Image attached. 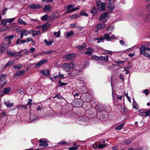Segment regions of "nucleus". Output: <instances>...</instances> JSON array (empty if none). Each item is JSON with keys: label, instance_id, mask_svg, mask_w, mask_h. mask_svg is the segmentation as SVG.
<instances>
[{"label": "nucleus", "instance_id": "41", "mask_svg": "<svg viewBox=\"0 0 150 150\" xmlns=\"http://www.w3.org/2000/svg\"><path fill=\"white\" fill-rule=\"evenodd\" d=\"M5 19L7 23H11L15 20V18H13L10 19Z\"/></svg>", "mask_w": 150, "mask_h": 150}, {"label": "nucleus", "instance_id": "16", "mask_svg": "<svg viewBox=\"0 0 150 150\" xmlns=\"http://www.w3.org/2000/svg\"><path fill=\"white\" fill-rule=\"evenodd\" d=\"M11 89L10 87H7L4 88L3 93L4 95L9 93L11 91Z\"/></svg>", "mask_w": 150, "mask_h": 150}, {"label": "nucleus", "instance_id": "59", "mask_svg": "<svg viewBox=\"0 0 150 150\" xmlns=\"http://www.w3.org/2000/svg\"><path fill=\"white\" fill-rule=\"evenodd\" d=\"M41 64L40 62H38V63L36 64L35 66V67L38 68L41 65Z\"/></svg>", "mask_w": 150, "mask_h": 150}, {"label": "nucleus", "instance_id": "3", "mask_svg": "<svg viewBox=\"0 0 150 150\" xmlns=\"http://www.w3.org/2000/svg\"><path fill=\"white\" fill-rule=\"evenodd\" d=\"M28 7L32 9H35L41 8L42 7V6L40 5L33 4L29 5Z\"/></svg>", "mask_w": 150, "mask_h": 150}, {"label": "nucleus", "instance_id": "44", "mask_svg": "<svg viewBox=\"0 0 150 150\" xmlns=\"http://www.w3.org/2000/svg\"><path fill=\"white\" fill-rule=\"evenodd\" d=\"M144 21L145 22H148L150 21V13L146 16L144 19Z\"/></svg>", "mask_w": 150, "mask_h": 150}, {"label": "nucleus", "instance_id": "23", "mask_svg": "<svg viewBox=\"0 0 150 150\" xmlns=\"http://www.w3.org/2000/svg\"><path fill=\"white\" fill-rule=\"evenodd\" d=\"M50 27L49 24L47 23L42 26V30L43 31L47 30Z\"/></svg>", "mask_w": 150, "mask_h": 150}, {"label": "nucleus", "instance_id": "63", "mask_svg": "<svg viewBox=\"0 0 150 150\" xmlns=\"http://www.w3.org/2000/svg\"><path fill=\"white\" fill-rule=\"evenodd\" d=\"M105 51L107 52L106 53L110 55H112L113 54V52L111 51L105 50Z\"/></svg>", "mask_w": 150, "mask_h": 150}, {"label": "nucleus", "instance_id": "17", "mask_svg": "<svg viewBox=\"0 0 150 150\" xmlns=\"http://www.w3.org/2000/svg\"><path fill=\"white\" fill-rule=\"evenodd\" d=\"M106 5L104 2L101 3L100 7L98 9L100 11H105L106 9Z\"/></svg>", "mask_w": 150, "mask_h": 150}, {"label": "nucleus", "instance_id": "5", "mask_svg": "<svg viewBox=\"0 0 150 150\" xmlns=\"http://www.w3.org/2000/svg\"><path fill=\"white\" fill-rule=\"evenodd\" d=\"M59 13L56 12L52 15H50L49 17V19L51 21H53L59 17Z\"/></svg>", "mask_w": 150, "mask_h": 150}, {"label": "nucleus", "instance_id": "48", "mask_svg": "<svg viewBox=\"0 0 150 150\" xmlns=\"http://www.w3.org/2000/svg\"><path fill=\"white\" fill-rule=\"evenodd\" d=\"M125 62V61H122L121 60H119L118 61H115V62L117 64V65H119V64H123Z\"/></svg>", "mask_w": 150, "mask_h": 150}, {"label": "nucleus", "instance_id": "6", "mask_svg": "<svg viewBox=\"0 0 150 150\" xmlns=\"http://www.w3.org/2000/svg\"><path fill=\"white\" fill-rule=\"evenodd\" d=\"M107 8H108V11L109 13H110L112 12L115 6L112 3H109L107 6Z\"/></svg>", "mask_w": 150, "mask_h": 150}, {"label": "nucleus", "instance_id": "11", "mask_svg": "<svg viewBox=\"0 0 150 150\" xmlns=\"http://www.w3.org/2000/svg\"><path fill=\"white\" fill-rule=\"evenodd\" d=\"M105 27V25L104 23H99L97 24L95 26V28L98 30L103 29Z\"/></svg>", "mask_w": 150, "mask_h": 150}, {"label": "nucleus", "instance_id": "45", "mask_svg": "<svg viewBox=\"0 0 150 150\" xmlns=\"http://www.w3.org/2000/svg\"><path fill=\"white\" fill-rule=\"evenodd\" d=\"M1 24L4 26H6L7 25V22L5 19H3L1 21Z\"/></svg>", "mask_w": 150, "mask_h": 150}, {"label": "nucleus", "instance_id": "61", "mask_svg": "<svg viewBox=\"0 0 150 150\" xmlns=\"http://www.w3.org/2000/svg\"><path fill=\"white\" fill-rule=\"evenodd\" d=\"M59 78L60 79H62L65 78V77H64L63 75L62 74H60V72H59Z\"/></svg>", "mask_w": 150, "mask_h": 150}, {"label": "nucleus", "instance_id": "62", "mask_svg": "<svg viewBox=\"0 0 150 150\" xmlns=\"http://www.w3.org/2000/svg\"><path fill=\"white\" fill-rule=\"evenodd\" d=\"M114 27L112 26H110L108 27L107 28V30H113L114 29Z\"/></svg>", "mask_w": 150, "mask_h": 150}, {"label": "nucleus", "instance_id": "31", "mask_svg": "<svg viewBox=\"0 0 150 150\" xmlns=\"http://www.w3.org/2000/svg\"><path fill=\"white\" fill-rule=\"evenodd\" d=\"M80 15L81 16H85L86 17H88V15L84 10L80 12Z\"/></svg>", "mask_w": 150, "mask_h": 150}, {"label": "nucleus", "instance_id": "53", "mask_svg": "<svg viewBox=\"0 0 150 150\" xmlns=\"http://www.w3.org/2000/svg\"><path fill=\"white\" fill-rule=\"evenodd\" d=\"M57 98L59 100H61L62 97L61 96H59V94H57L53 97L54 98Z\"/></svg>", "mask_w": 150, "mask_h": 150}, {"label": "nucleus", "instance_id": "10", "mask_svg": "<svg viewBox=\"0 0 150 150\" xmlns=\"http://www.w3.org/2000/svg\"><path fill=\"white\" fill-rule=\"evenodd\" d=\"M39 142L40 143L39 145L40 146H42L45 147L47 146L48 145L47 141H43L42 139H40L39 141Z\"/></svg>", "mask_w": 150, "mask_h": 150}, {"label": "nucleus", "instance_id": "19", "mask_svg": "<svg viewBox=\"0 0 150 150\" xmlns=\"http://www.w3.org/2000/svg\"><path fill=\"white\" fill-rule=\"evenodd\" d=\"M6 75L3 74H0V83L4 81L5 80Z\"/></svg>", "mask_w": 150, "mask_h": 150}, {"label": "nucleus", "instance_id": "64", "mask_svg": "<svg viewBox=\"0 0 150 150\" xmlns=\"http://www.w3.org/2000/svg\"><path fill=\"white\" fill-rule=\"evenodd\" d=\"M143 93H144L146 95H148L149 93V92H148V90L147 89H145Z\"/></svg>", "mask_w": 150, "mask_h": 150}, {"label": "nucleus", "instance_id": "12", "mask_svg": "<svg viewBox=\"0 0 150 150\" xmlns=\"http://www.w3.org/2000/svg\"><path fill=\"white\" fill-rule=\"evenodd\" d=\"M14 62V60H9L4 65V68H5L9 66L13 65Z\"/></svg>", "mask_w": 150, "mask_h": 150}, {"label": "nucleus", "instance_id": "50", "mask_svg": "<svg viewBox=\"0 0 150 150\" xmlns=\"http://www.w3.org/2000/svg\"><path fill=\"white\" fill-rule=\"evenodd\" d=\"M75 6L74 4H70L68 5L67 7V9L69 10L70 8H73Z\"/></svg>", "mask_w": 150, "mask_h": 150}, {"label": "nucleus", "instance_id": "37", "mask_svg": "<svg viewBox=\"0 0 150 150\" xmlns=\"http://www.w3.org/2000/svg\"><path fill=\"white\" fill-rule=\"evenodd\" d=\"M58 86L59 87L62 86L67 84V83L64 82H62V81L59 80L58 82Z\"/></svg>", "mask_w": 150, "mask_h": 150}, {"label": "nucleus", "instance_id": "54", "mask_svg": "<svg viewBox=\"0 0 150 150\" xmlns=\"http://www.w3.org/2000/svg\"><path fill=\"white\" fill-rule=\"evenodd\" d=\"M8 9L6 7H4V10L2 11V15H4L6 14V12L7 11Z\"/></svg>", "mask_w": 150, "mask_h": 150}, {"label": "nucleus", "instance_id": "34", "mask_svg": "<svg viewBox=\"0 0 150 150\" xmlns=\"http://www.w3.org/2000/svg\"><path fill=\"white\" fill-rule=\"evenodd\" d=\"M86 45L84 43L82 45L80 46L79 45L77 47V48L80 49V50H82L83 49H84L85 48H86Z\"/></svg>", "mask_w": 150, "mask_h": 150}, {"label": "nucleus", "instance_id": "56", "mask_svg": "<svg viewBox=\"0 0 150 150\" xmlns=\"http://www.w3.org/2000/svg\"><path fill=\"white\" fill-rule=\"evenodd\" d=\"M92 147L94 149H98V145L96 144H94L92 145Z\"/></svg>", "mask_w": 150, "mask_h": 150}, {"label": "nucleus", "instance_id": "39", "mask_svg": "<svg viewBox=\"0 0 150 150\" xmlns=\"http://www.w3.org/2000/svg\"><path fill=\"white\" fill-rule=\"evenodd\" d=\"M22 65L21 64H19L17 65H15L13 67L14 69H20L22 67Z\"/></svg>", "mask_w": 150, "mask_h": 150}, {"label": "nucleus", "instance_id": "7", "mask_svg": "<svg viewBox=\"0 0 150 150\" xmlns=\"http://www.w3.org/2000/svg\"><path fill=\"white\" fill-rule=\"evenodd\" d=\"M8 48V46L5 43H3L2 45L0 46V53H3Z\"/></svg>", "mask_w": 150, "mask_h": 150}, {"label": "nucleus", "instance_id": "46", "mask_svg": "<svg viewBox=\"0 0 150 150\" xmlns=\"http://www.w3.org/2000/svg\"><path fill=\"white\" fill-rule=\"evenodd\" d=\"M11 29L10 27H6L5 28L2 29L1 31V32H4L5 31H11Z\"/></svg>", "mask_w": 150, "mask_h": 150}, {"label": "nucleus", "instance_id": "30", "mask_svg": "<svg viewBox=\"0 0 150 150\" xmlns=\"http://www.w3.org/2000/svg\"><path fill=\"white\" fill-rule=\"evenodd\" d=\"M125 124V122H124L115 128L116 130H120L124 126Z\"/></svg>", "mask_w": 150, "mask_h": 150}, {"label": "nucleus", "instance_id": "51", "mask_svg": "<svg viewBox=\"0 0 150 150\" xmlns=\"http://www.w3.org/2000/svg\"><path fill=\"white\" fill-rule=\"evenodd\" d=\"M40 32V31L39 30H38V31H34V33H33V36L34 37L35 36H36L39 35Z\"/></svg>", "mask_w": 150, "mask_h": 150}, {"label": "nucleus", "instance_id": "15", "mask_svg": "<svg viewBox=\"0 0 150 150\" xmlns=\"http://www.w3.org/2000/svg\"><path fill=\"white\" fill-rule=\"evenodd\" d=\"M40 72L42 73V74L46 76H48L50 74L49 70L47 69L42 70Z\"/></svg>", "mask_w": 150, "mask_h": 150}, {"label": "nucleus", "instance_id": "55", "mask_svg": "<svg viewBox=\"0 0 150 150\" xmlns=\"http://www.w3.org/2000/svg\"><path fill=\"white\" fill-rule=\"evenodd\" d=\"M78 148L76 147H75L74 146H72L69 149V150H76L78 149Z\"/></svg>", "mask_w": 150, "mask_h": 150}, {"label": "nucleus", "instance_id": "2", "mask_svg": "<svg viewBox=\"0 0 150 150\" xmlns=\"http://www.w3.org/2000/svg\"><path fill=\"white\" fill-rule=\"evenodd\" d=\"M76 65L74 63L72 62L69 63H64L61 65V67L62 68H64L66 71H69L70 68L74 69L76 67Z\"/></svg>", "mask_w": 150, "mask_h": 150}, {"label": "nucleus", "instance_id": "32", "mask_svg": "<svg viewBox=\"0 0 150 150\" xmlns=\"http://www.w3.org/2000/svg\"><path fill=\"white\" fill-rule=\"evenodd\" d=\"M48 18V16L47 15L45 14L41 17V19L42 21H46Z\"/></svg>", "mask_w": 150, "mask_h": 150}, {"label": "nucleus", "instance_id": "60", "mask_svg": "<svg viewBox=\"0 0 150 150\" xmlns=\"http://www.w3.org/2000/svg\"><path fill=\"white\" fill-rule=\"evenodd\" d=\"M22 52V51H21L17 52H16V54L15 56H21V53Z\"/></svg>", "mask_w": 150, "mask_h": 150}, {"label": "nucleus", "instance_id": "43", "mask_svg": "<svg viewBox=\"0 0 150 150\" xmlns=\"http://www.w3.org/2000/svg\"><path fill=\"white\" fill-rule=\"evenodd\" d=\"M121 108L125 113H127L128 112V109L125 106H123L122 108V106H121Z\"/></svg>", "mask_w": 150, "mask_h": 150}, {"label": "nucleus", "instance_id": "33", "mask_svg": "<svg viewBox=\"0 0 150 150\" xmlns=\"http://www.w3.org/2000/svg\"><path fill=\"white\" fill-rule=\"evenodd\" d=\"M132 105L133 108H135L136 110L138 109V105L137 104L135 101H133Z\"/></svg>", "mask_w": 150, "mask_h": 150}, {"label": "nucleus", "instance_id": "21", "mask_svg": "<svg viewBox=\"0 0 150 150\" xmlns=\"http://www.w3.org/2000/svg\"><path fill=\"white\" fill-rule=\"evenodd\" d=\"M73 73V76H74L77 75H79L82 73L79 70H74L72 71Z\"/></svg>", "mask_w": 150, "mask_h": 150}, {"label": "nucleus", "instance_id": "42", "mask_svg": "<svg viewBox=\"0 0 150 150\" xmlns=\"http://www.w3.org/2000/svg\"><path fill=\"white\" fill-rule=\"evenodd\" d=\"M98 149H101L104 148L105 146V144L100 143L98 144Z\"/></svg>", "mask_w": 150, "mask_h": 150}, {"label": "nucleus", "instance_id": "58", "mask_svg": "<svg viewBox=\"0 0 150 150\" xmlns=\"http://www.w3.org/2000/svg\"><path fill=\"white\" fill-rule=\"evenodd\" d=\"M47 59H44L40 61L41 65L43 64H45L47 62Z\"/></svg>", "mask_w": 150, "mask_h": 150}, {"label": "nucleus", "instance_id": "8", "mask_svg": "<svg viewBox=\"0 0 150 150\" xmlns=\"http://www.w3.org/2000/svg\"><path fill=\"white\" fill-rule=\"evenodd\" d=\"M103 105L101 104H98L96 106L95 108L96 110L98 111V112L97 113V115L98 113H101V111L103 108Z\"/></svg>", "mask_w": 150, "mask_h": 150}, {"label": "nucleus", "instance_id": "4", "mask_svg": "<svg viewBox=\"0 0 150 150\" xmlns=\"http://www.w3.org/2000/svg\"><path fill=\"white\" fill-rule=\"evenodd\" d=\"M15 37V36L14 35H11L8 36L5 38L4 39L6 41H8L7 45H9L11 44V40Z\"/></svg>", "mask_w": 150, "mask_h": 150}, {"label": "nucleus", "instance_id": "35", "mask_svg": "<svg viewBox=\"0 0 150 150\" xmlns=\"http://www.w3.org/2000/svg\"><path fill=\"white\" fill-rule=\"evenodd\" d=\"M103 37L104 39L108 41H110V36L109 34L106 33L104 34Z\"/></svg>", "mask_w": 150, "mask_h": 150}, {"label": "nucleus", "instance_id": "49", "mask_svg": "<svg viewBox=\"0 0 150 150\" xmlns=\"http://www.w3.org/2000/svg\"><path fill=\"white\" fill-rule=\"evenodd\" d=\"M145 115L146 116H149L150 117V109H149L148 110L145 111Z\"/></svg>", "mask_w": 150, "mask_h": 150}, {"label": "nucleus", "instance_id": "26", "mask_svg": "<svg viewBox=\"0 0 150 150\" xmlns=\"http://www.w3.org/2000/svg\"><path fill=\"white\" fill-rule=\"evenodd\" d=\"M91 12L92 13L93 16H95L97 13V11L95 6H94L92 9L91 11Z\"/></svg>", "mask_w": 150, "mask_h": 150}, {"label": "nucleus", "instance_id": "13", "mask_svg": "<svg viewBox=\"0 0 150 150\" xmlns=\"http://www.w3.org/2000/svg\"><path fill=\"white\" fill-rule=\"evenodd\" d=\"M75 55L74 54H70L67 55L66 58L67 60L73 61L74 59Z\"/></svg>", "mask_w": 150, "mask_h": 150}, {"label": "nucleus", "instance_id": "18", "mask_svg": "<svg viewBox=\"0 0 150 150\" xmlns=\"http://www.w3.org/2000/svg\"><path fill=\"white\" fill-rule=\"evenodd\" d=\"M108 13L107 12H105L102 14L100 16V18L99 19V21H101L103 19H105L108 16Z\"/></svg>", "mask_w": 150, "mask_h": 150}, {"label": "nucleus", "instance_id": "57", "mask_svg": "<svg viewBox=\"0 0 150 150\" xmlns=\"http://www.w3.org/2000/svg\"><path fill=\"white\" fill-rule=\"evenodd\" d=\"M17 91L21 95L24 94V92L23 91L21 90L20 89H18L17 90Z\"/></svg>", "mask_w": 150, "mask_h": 150}, {"label": "nucleus", "instance_id": "40", "mask_svg": "<svg viewBox=\"0 0 150 150\" xmlns=\"http://www.w3.org/2000/svg\"><path fill=\"white\" fill-rule=\"evenodd\" d=\"M132 141V140H127L126 141H124L123 142V143L126 145H128L130 144Z\"/></svg>", "mask_w": 150, "mask_h": 150}, {"label": "nucleus", "instance_id": "25", "mask_svg": "<svg viewBox=\"0 0 150 150\" xmlns=\"http://www.w3.org/2000/svg\"><path fill=\"white\" fill-rule=\"evenodd\" d=\"M7 54L10 56H14L15 55L16 52H13L11 50H8L7 52Z\"/></svg>", "mask_w": 150, "mask_h": 150}, {"label": "nucleus", "instance_id": "29", "mask_svg": "<svg viewBox=\"0 0 150 150\" xmlns=\"http://www.w3.org/2000/svg\"><path fill=\"white\" fill-rule=\"evenodd\" d=\"M20 32L21 33H23L24 34V35L26 36L29 34V31L25 29L20 30Z\"/></svg>", "mask_w": 150, "mask_h": 150}, {"label": "nucleus", "instance_id": "9", "mask_svg": "<svg viewBox=\"0 0 150 150\" xmlns=\"http://www.w3.org/2000/svg\"><path fill=\"white\" fill-rule=\"evenodd\" d=\"M25 70H22L21 71H18L16 72L14 74L15 77L17 76H23L25 73Z\"/></svg>", "mask_w": 150, "mask_h": 150}, {"label": "nucleus", "instance_id": "22", "mask_svg": "<svg viewBox=\"0 0 150 150\" xmlns=\"http://www.w3.org/2000/svg\"><path fill=\"white\" fill-rule=\"evenodd\" d=\"M5 105H6L7 107L10 108L14 106L13 103H10L9 101H5L4 103Z\"/></svg>", "mask_w": 150, "mask_h": 150}, {"label": "nucleus", "instance_id": "36", "mask_svg": "<svg viewBox=\"0 0 150 150\" xmlns=\"http://www.w3.org/2000/svg\"><path fill=\"white\" fill-rule=\"evenodd\" d=\"M80 16L78 14H77L76 13H74V15L71 16L69 18H71V19H73L74 18H79Z\"/></svg>", "mask_w": 150, "mask_h": 150}, {"label": "nucleus", "instance_id": "24", "mask_svg": "<svg viewBox=\"0 0 150 150\" xmlns=\"http://www.w3.org/2000/svg\"><path fill=\"white\" fill-rule=\"evenodd\" d=\"M74 34V31L72 30L66 32V38H68L69 37L71 36L72 35H73Z\"/></svg>", "mask_w": 150, "mask_h": 150}, {"label": "nucleus", "instance_id": "28", "mask_svg": "<svg viewBox=\"0 0 150 150\" xmlns=\"http://www.w3.org/2000/svg\"><path fill=\"white\" fill-rule=\"evenodd\" d=\"M99 58L100 59L104 60L106 62L108 61V56L107 55L105 56H101Z\"/></svg>", "mask_w": 150, "mask_h": 150}, {"label": "nucleus", "instance_id": "27", "mask_svg": "<svg viewBox=\"0 0 150 150\" xmlns=\"http://www.w3.org/2000/svg\"><path fill=\"white\" fill-rule=\"evenodd\" d=\"M83 102L79 100L76 102V105L77 107H81L83 105Z\"/></svg>", "mask_w": 150, "mask_h": 150}, {"label": "nucleus", "instance_id": "1", "mask_svg": "<svg viewBox=\"0 0 150 150\" xmlns=\"http://www.w3.org/2000/svg\"><path fill=\"white\" fill-rule=\"evenodd\" d=\"M140 53L144 56L148 57L150 59V48L146 47V45L142 46L140 48Z\"/></svg>", "mask_w": 150, "mask_h": 150}, {"label": "nucleus", "instance_id": "20", "mask_svg": "<svg viewBox=\"0 0 150 150\" xmlns=\"http://www.w3.org/2000/svg\"><path fill=\"white\" fill-rule=\"evenodd\" d=\"M38 119V117L35 115H31L30 116V119L31 122H33L37 120Z\"/></svg>", "mask_w": 150, "mask_h": 150}, {"label": "nucleus", "instance_id": "38", "mask_svg": "<svg viewBox=\"0 0 150 150\" xmlns=\"http://www.w3.org/2000/svg\"><path fill=\"white\" fill-rule=\"evenodd\" d=\"M18 22L20 24L24 25H26V23L20 18L18 20Z\"/></svg>", "mask_w": 150, "mask_h": 150}, {"label": "nucleus", "instance_id": "47", "mask_svg": "<svg viewBox=\"0 0 150 150\" xmlns=\"http://www.w3.org/2000/svg\"><path fill=\"white\" fill-rule=\"evenodd\" d=\"M52 51H44L42 53V54H46L47 55H49L51 54L53 52Z\"/></svg>", "mask_w": 150, "mask_h": 150}, {"label": "nucleus", "instance_id": "14", "mask_svg": "<svg viewBox=\"0 0 150 150\" xmlns=\"http://www.w3.org/2000/svg\"><path fill=\"white\" fill-rule=\"evenodd\" d=\"M52 8L50 6H49L47 5H45L43 8L44 11L50 12L51 11Z\"/></svg>", "mask_w": 150, "mask_h": 150}, {"label": "nucleus", "instance_id": "52", "mask_svg": "<svg viewBox=\"0 0 150 150\" xmlns=\"http://www.w3.org/2000/svg\"><path fill=\"white\" fill-rule=\"evenodd\" d=\"M67 143L66 141H62L58 143L59 144H61V145H65L66 144H67Z\"/></svg>", "mask_w": 150, "mask_h": 150}]
</instances>
